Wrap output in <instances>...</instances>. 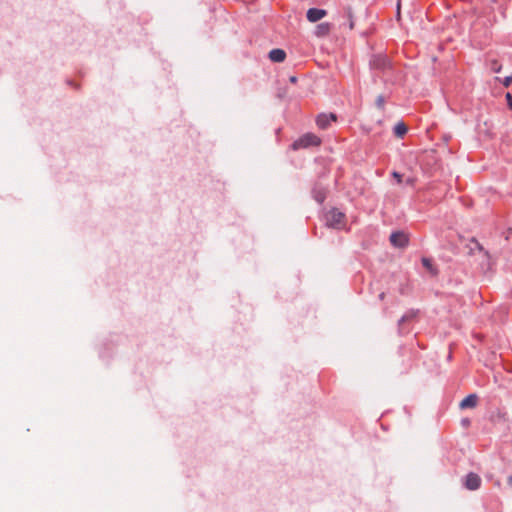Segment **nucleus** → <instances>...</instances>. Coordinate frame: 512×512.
Listing matches in <instances>:
<instances>
[{
    "instance_id": "f257e3e1",
    "label": "nucleus",
    "mask_w": 512,
    "mask_h": 512,
    "mask_svg": "<svg viewBox=\"0 0 512 512\" xmlns=\"http://www.w3.org/2000/svg\"><path fill=\"white\" fill-rule=\"evenodd\" d=\"M320 143H321V140L317 135L312 134V133H307V134L301 136L298 140H296L293 143L292 147H293V149L297 150L300 148H307L310 146H318V145H320Z\"/></svg>"
},
{
    "instance_id": "f03ea898",
    "label": "nucleus",
    "mask_w": 512,
    "mask_h": 512,
    "mask_svg": "<svg viewBox=\"0 0 512 512\" xmlns=\"http://www.w3.org/2000/svg\"><path fill=\"white\" fill-rule=\"evenodd\" d=\"M344 219V213L335 208L330 210L326 216L327 225L337 229L343 227Z\"/></svg>"
},
{
    "instance_id": "7ed1b4c3",
    "label": "nucleus",
    "mask_w": 512,
    "mask_h": 512,
    "mask_svg": "<svg viewBox=\"0 0 512 512\" xmlns=\"http://www.w3.org/2000/svg\"><path fill=\"white\" fill-rule=\"evenodd\" d=\"M408 236L403 232H393L390 235V242L394 247L404 248L408 245Z\"/></svg>"
},
{
    "instance_id": "20e7f679",
    "label": "nucleus",
    "mask_w": 512,
    "mask_h": 512,
    "mask_svg": "<svg viewBox=\"0 0 512 512\" xmlns=\"http://www.w3.org/2000/svg\"><path fill=\"white\" fill-rule=\"evenodd\" d=\"M465 487L468 490H477L481 485V478L476 473H469L465 477Z\"/></svg>"
},
{
    "instance_id": "39448f33",
    "label": "nucleus",
    "mask_w": 512,
    "mask_h": 512,
    "mask_svg": "<svg viewBox=\"0 0 512 512\" xmlns=\"http://www.w3.org/2000/svg\"><path fill=\"white\" fill-rule=\"evenodd\" d=\"M327 15V11L319 8H310L306 13L307 20L309 22H317Z\"/></svg>"
},
{
    "instance_id": "423d86ee",
    "label": "nucleus",
    "mask_w": 512,
    "mask_h": 512,
    "mask_svg": "<svg viewBox=\"0 0 512 512\" xmlns=\"http://www.w3.org/2000/svg\"><path fill=\"white\" fill-rule=\"evenodd\" d=\"M336 121V115L333 113L330 114H320L317 119L316 123L319 128L326 129L331 122Z\"/></svg>"
},
{
    "instance_id": "0eeeda50",
    "label": "nucleus",
    "mask_w": 512,
    "mask_h": 512,
    "mask_svg": "<svg viewBox=\"0 0 512 512\" xmlns=\"http://www.w3.org/2000/svg\"><path fill=\"white\" fill-rule=\"evenodd\" d=\"M332 25L328 22H323L315 27V35L319 38L328 36L331 32Z\"/></svg>"
},
{
    "instance_id": "6e6552de",
    "label": "nucleus",
    "mask_w": 512,
    "mask_h": 512,
    "mask_svg": "<svg viewBox=\"0 0 512 512\" xmlns=\"http://www.w3.org/2000/svg\"><path fill=\"white\" fill-rule=\"evenodd\" d=\"M478 402V397L476 394H470L466 396L461 402H460V408L461 409H467V408H474L476 407Z\"/></svg>"
},
{
    "instance_id": "1a4fd4ad",
    "label": "nucleus",
    "mask_w": 512,
    "mask_h": 512,
    "mask_svg": "<svg viewBox=\"0 0 512 512\" xmlns=\"http://www.w3.org/2000/svg\"><path fill=\"white\" fill-rule=\"evenodd\" d=\"M269 58L273 62H283L286 58V53L282 49H273L269 52Z\"/></svg>"
},
{
    "instance_id": "9d476101",
    "label": "nucleus",
    "mask_w": 512,
    "mask_h": 512,
    "mask_svg": "<svg viewBox=\"0 0 512 512\" xmlns=\"http://www.w3.org/2000/svg\"><path fill=\"white\" fill-rule=\"evenodd\" d=\"M407 126L404 122H399L394 127V134L398 138H402L407 133Z\"/></svg>"
},
{
    "instance_id": "9b49d317",
    "label": "nucleus",
    "mask_w": 512,
    "mask_h": 512,
    "mask_svg": "<svg viewBox=\"0 0 512 512\" xmlns=\"http://www.w3.org/2000/svg\"><path fill=\"white\" fill-rule=\"evenodd\" d=\"M490 68L493 72L499 73L502 69V65L498 63L497 60L490 61Z\"/></svg>"
},
{
    "instance_id": "f8f14e48",
    "label": "nucleus",
    "mask_w": 512,
    "mask_h": 512,
    "mask_svg": "<svg viewBox=\"0 0 512 512\" xmlns=\"http://www.w3.org/2000/svg\"><path fill=\"white\" fill-rule=\"evenodd\" d=\"M314 198L317 202L322 203L326 198V194H325V192L320 191V190L314 191Z\"/></svg>"
},
{
    "instance_id": "ddd939ff",
    "label": "nucleus",
    "mask_w": 512,
    "mask_h": 512,
    "mask_svg": "<svg viewBox=\"0 0 512 512\" xmlns=\"http://www.w3.org/2000/svg\"><path fill=\"white\" fill-rule=\"evenodd\" d=\"M384 104H385V100H384V97L382 95H379L377 98H376V105L379 109H383L384 108Z\"/></svg>"
},
{
    "instance_id": "4468645a",
    "label": "nucleus",
    "mask_w": 512,
    "mask_h": 512,
    "mask_svg": "<svg viewBox=\"0 0 512 512\" xmlns=\"http://www.w3.org/2000/svg\"><path fill=\"white\" fill-rule=\"evenodd\" d=\"M471 243L474 244L475 249H477L478 251H480V252L484 251L482 245L476 239H472Z\"/></svg>"
},
{
    "instance_id": "2eb2a0df",
    "label": "nucleus",
    "mask_w": 512,
    "mask_h": 512,
    "mask_svg": "<svg viewBox=\"0 0 512 512\" xmlns=\"http://www.w3.org/2000/svg\"><path fill=\"white\" fill-rule=\"evenodd\" d=\"M502 83L505 87H509L512 84V76L505 77Z\"/></svg>"
},
{
    "instance_id": "dca6fc26",
    "label": "nucleus",
    "mask_w": 512,
    "mask_h": 512,
    "mask_svg": "<svg viewBox=\"0 0 512 512\" xmlns=\"http://www.w3.org/2000/svg\"><path fill=\"white\" fill-rule=\"evenodd\" d=\"M506 100H507V104H508L509 108L512 110V96L510 93L506 94Z\"/></svg>"
},
{
    "instance_id": "f3484780",
    "label": "nucleus",
    "mask_w": 512,
    "mask_h": 512,
    "mask_svg": "<svg viewBox=\"0 0 512 512\" xmlns=\"http://www.w3.org/2000/svg\"><path fill=\"white\" fill-rule=\"evenodd\" d=\"M392 175L397 180L398 183L402 182V175L401 174H399L398 172H393Z\"/></svg>"
},
{
    "instance_id": "a211bd4d",
    "label": "nucleus",
    "mask_w": 512,
    "mask_h": 512,
    "mask_svg": "<svg viewBox=\"0 0 512 512\" xmlns=\"http://www.w3.org/2000/svg\"><path fill=\"white\" fill-rule=\"evenodd\" d=\"M422 263H423V265H424L425 267H427V268H430V267H431L430 260H429V259H427V258H423V259H422Z\"/></svg>"
},
{
    "instance_id": "6ab92c4d",
    "label": "nucleus",
    "mask_w": 512,
    "mask_h": 512,
    "mask_svg": "<svg viewBox=\"0 0 512 512\" xmlns=\"http://www.w3.org/2000/svg\"><path fill=\"white\" fill-rule=\"evenodd\" d=\"M290 81H291L292 83H295V82H296V77L292 76V77L290 78Z\"/></svg>"
},
{
    "instance_id": "aec40b11",
    "label": "nucleus",
    "mask_w": 512,
    "mask_h": 512,
    "mask_svg": "<svg viewBox=\"0 0 512 512\" xmlns=\"http://www.w3.org/2000/svg\"><path fill=\"white\" fill-rule=\"evenodd\" d=\"M379 297H380V299H383V298H384V293H381V294L379 295Z\"/></svg>"
},
{
    "instance_id": "412c9836",
    "label": "nucleus",
    "mask_w": 512,
    "mask_h": 512,
    "mask_svg": "<svg viewBox=\"0 0 512 512\" xmlns=\"http://www.w3.org/2000/svg\"><path fill=\"white\" fill-rule=\"evenodd\" d=\"M407 183L412 184V183H413V181H412L411 179H408V180H407Z\"/></svg>"
}]
</instances>
